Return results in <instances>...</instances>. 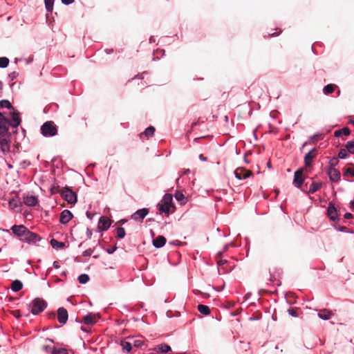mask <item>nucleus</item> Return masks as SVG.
I'll use <instances>...</instances> for the list:
<instances>
[{"instance_id":"a18cd8bd","label":"nucleus","mask_w":354,"mask_h":354,"mask_svg":"<svg viewBox=\"0 0 354 354\" xmlns=\"http://www.w3.org/2000/svg\"><path fill=\"white\" fill-rule=\"evenodd\" d=\"M55 347L51 346L50 345H46L43 346V350L46 352L50 353L53 354L55 351Z\"/></svg>"},{"instance_id":"58836bf2","label":"nucleus","mask_w":354,"mask_h":354,"mask_svg":"<svg viewBox=\"0 0 354 354\" xmlns=\"http://www.w3.org/2000/svg\"><path fill=\"white\" fill-rule=\"evenodd\" d=\"M345 147L350 153H354V141L348 142L346 144Z\"/></svg>"},{"instance_id":"72a5a7b5","label":"nucleus","mask_w":354,"mask_h":354,"mask_svg":"<svg viewBox=\"0 0 354 354\" xmlns=\"http://www.w3.org/2000/svg\"><path fill=\"white\" fill-rule=\"evenodd\" d=\"M0 108H7L8 109H13V106L11 103L6 100L0 101Z\"/></svg>"},{"instance_id":"cd10ccee","label":"nucleus","mask_w":354,"mask_h":354,"mask_svg":"<svg viewBox=\"0 0 354 354\" xmlns=\"http://www.w3.org/2000/svg\"><path fill=\"white\" fill-rule=\"evenodd\" d=\"M120 345L124 351H127V352L131 351L132 346H131V344L128 337H127V339L124 340H122Z\"/></svg>"},{"instance_id":"13d9d810","label":"nucleus","mask_w":354,"mask_h":354,"mask_svg":"<svg viewBox=\"0 0 354 354\" xmlns=\"http://www.w3.org/2000/svg\"><path fill=\"white\" fill-rule=\"evenodd\" d=\"M8 168H10V169H12V167H12V165H10V164H8Z\"/></svg>"},{"instance_id":"603ef678","label":"nucleus","mask_w":354,"mask_h":354,"mask_svg":"<svg viewBox=\"0 0 354 354\" xmlns=\"http://www.w3.org/2000/svg\"><path fill=\"white\" fill-rule=\"evenodd\" d=\"M330 162H333V163L334 164V167H335V165H337L338 164L339 161H338V160H337V158H333L330 161Z\"/></svg>"},{"instance_id":"a211bd4d","label":"nucleus","mask_w":354,"mask_h":354,"mask_svg":"<svg viewBox=\"0 0 354 354\" xmlns=\"http://www.w3.org/2000/svg\"><path fill=\"white\" fill-rule=\"evenodd\" d=\"M98 317L95 315L88 314L83 317L82 321L87 325H93L97 321Z\"/></svg>"},{"instance_id":"6e6d98bb","label":"nucleus","mask_w":354,"mask_h":354,"mask_svg":"<svg viewBox=\"0 0 354 354\" xmlns=\"http://www.w3.org/2000/svg\"><path fill=\"white\" fill-rule=\"evenodd\" d=\"M199 158L202 161H206L207 160V158L204 157L203 154H200Z\"/></svg>"},{"instance_id":"c85d7f7f","label":"nucleus","mask_w":354,"mask_h":354,"mask_svg":"<svg viewBox=\"0 0 354 354\" xmlns=\"http://www.w3.org/2000/svg\"><path fill=\"white\" fill-rule=\"evenodd\" d=\"M50 245L53 248L56 249H63L65 248V243L64 242H59L54 239L50 240Z\"/></svg>"},{"instance_id":"a19ab883","label":"nucleus","mask_w":354,"mask_h":354,"mask_svg":"<svg viewBox=\"0 0 354 354\" xmlns=\"http://www.w3.org/2000/svg\"><path fill=\"white\" fill-rule=\"evenodd\" d=\"M9 64L8 58L6 57H0V68H6Z\"/></svg>"},{"instance_id":"c03bdc74","label":"nucleus","mask_w":354,"mask_h":354,"mask_svg":"<svg viewBox=\"0 0 354 354\" xmlns=\"http://www.w3.org/2000/svg\"><path fill=\"white\" fill-rule=\"evenodd\" d=\"M9 206L12 209H15L18 207V201L15 198H12L9 201Z\"/></svg>"},{"instance_id":"aec40b11","label":"nucleus","mask_w":354,"mask_h":354,"mask_svg":"<svg viewBox=\"0 0 354 354\" xmlns=\"http://www.w3.org/2000/svg\"><path fill=\"white\" fill-rule=\"evenodd\" d=\"M24 203L27 206H35L37 203V198L34 196H26L24 198Z\"/></svg>"},{"instance_id":"79ce46f5","label":"nucleus","mask_w":354,"mask_h":354,"mask_svg":"<svg viewBox=\"0 0 354 354\" xmlns=\"http://www.w3.org/2000/svg\"><path fill=\"white\" fill-rule=\"evenodd\" d=\"M348 150L346 149H341L338 153V158L341 159H344L348 156Z\"/></svg>"},{"instance_id":"7c9ffc66","label":"nucleus","mask_w":354,"mask_h":354,"mask_svg":"<svg viewBox=\"0 0 354 354\" xmlns=\"http://www.w3.org/2000/svg\"><path fill=\"white\" fill-rule=\"evenodd\" d=\"M337 87L336 85L335 84H329L326 86H325L323 88V93L325 94V95H329V94H331L332 93H333V91H335V88Z\"/></svg>"},{"instance_id":"39448f33","label":"nucleus","mask_w":354,"mask_h":354,"mask_svg":"<svg viewBox=\"0 0 354 354\" xmlns=\"http://www.w3.org/2000/svg\"><path fill=\"white\" fill-rule=\"evenodd\" d=\"M327 174L331 181L338 183L340 180V172L338 169L334 167V164L333 162H330V166H329L328 169Z\"/></svg>"},{"instance_id":"9d476101","label":"nucleus","mask_w":354,"mask_h":354,"mask_svg":"<svg viewBox=\"0 0 354 354\" xmlns=\"http://www.w3.org/2000/svg\"><path fill=\"white\" fill-rule=\"evenodd\" d=\"M149 209L148 208H142L137 210L136 212H134L131 216V219L136 221H140L142 222V220L145 218V216L149 214Z\"/></svg>"},{"instance_id":"f3484780","label":"nucleus","mask_w":354,"mask_h":354,"mask_svg":"<svg viewBox=\"0 0 354 354\" xmlns=\"http://www.w3.org/2000/svg\"><path fill=\"white\" fill-rule=\"evenodd\" d=\"M333 315V313L331 310L324 308L319 310L318 313V317L324 320H328Z\"/></svg>"},{"instance_id":"f03ea898","label":"nucleus","mask_w":354,"mask_h":354,"mask_svg":"<svg viewBox=\"0 0 354 354\" xmlns=\"http://www.w3.org/2000/svg\"><path fill=\"white\" fill-rule=\"evenodd\" d=\"M57 127L53 121H47L41 127V133L44 137H52L57 134Z\"/></svg>"},{"instance_id":"ddd939ff","label":"nucleus","mask_w":354,"mask_h":354,"mask_svg":"<svg viewBox=\"0 0 354 354\" xmlns=\"http://www.w3.org/2000/svg\"><path fill=\"white\" fill-rule=\"evenodd\" d=\"M68 312L66 309L63 307L58 308L57 310V319L59 322L62 324H64L66 323L68 320Z\"/></svg>"},{"instance_id":"0eeeda50","label":"nucleus","mask_w":354,"mask_h":354,"mask_svg":"<svg viewBox=\"0 0 354 354\" xmlns=\"http://www.w3.org/2000/svg\"><path fill=\"white\" fill-rule=\"evenodd\" d=\"M9 120L0 112V136H4L8 133Z\"/></svg>"},{"instance_id":"dca6fc26","label":"nucleus","mask_w":354,"mask_h":354,"mask_svg":"<svg viewBox=\"0 0 354 354\" xmlns=\"http://www.w3.org/2000/svg\"><path fill=\"white\" fill-rule=\"evenodd\" d=\"M328 215L332 221H335L337 217V212L332 203H329L328 209Z\"/></svg>"},{"instance_id":"4be33fe9","label":"nucleus","mask_w":354,"mask_h":354,"mask_svg":"<svg viewBox=\"0 0 354 354\" xmlns=\"http://www.w3.org/2000/svg\"><path fill=\"white\" fill-rule=\"evenodd\" d=\"M0 148L3 152H8L10 151V145L6 138H0Z\"/></svg>"},{"instance_id":"49530a36","label":"nucleus","mask_w":354,"mask_h":354,"mask_svg":"<svg viewBox=\"0 0 354 354\" xmlns=\"http://www.w3.org/2000/svg\"><path fill=\"white\" fill-rule=\"evenodd\" d=\"M53 354H68L67 349L66 348H55Z\"/></svg>"},{"instance_id":"bb28decb","label":"nucleus","mask_w":354,"mask_h":354,"mask_svg":"<svg viewBox=\"0 0 354 354\" xmlns=\"http://www.w3.org/2000/svg\"><path fill=\"white\" fill-rule=\"evenodd\" d=\"M351 133V131L348 127H344L341 129L337 130L334 132L335 137H339L342 135L348 136Z\"/></svg>"},{"instance_id":"e433bc0d","label":"nucleus","mask_w":354,"mask_h":354,"mask_svg":"<svg viewBox=\"0 0 354 354\" xmlns=\"http://www.w3.org/2000/svg\"><path fill=\"white\" fill-rule=\"evenodd\" d=\"M45 6L48 12H51L53 9L54 0H44Z\"/></svg>"},{"instance_id":"f8f14e48","label":"nucleus","mask_w":354,"mask_h":354,"mask_svg":"<svg viewBox=\"0 0 354 354\" xmlns=\"http://www.w3.org/2000/svg\"><path fill=\"white\" fill-rule=\"evenodd\" d=\"M13 234L19 237L21 240L26 232L27 227L23 225H13L11 228Z\"/></svg>"},{"instance_id":"ea45409f","label":"nucleus","mask_w":354,"mask_h":354,"mask_svg":"<svg viewBox=\"0 0 354 354\" xmlns=\"http://www.w3.org/2000/svg\"><path fill=\"white\" fill-rule=\"evenodd\" d=\"M343 175L346 176L351 175L354 177V168L346 167L343 169Z\"/></svg>"},{"instance_id":"a878e982","label":"nucleus","mask_w":354,"mask_h":354,"mask_svg":"<svg viewBox=\"0 0 354 354\" xmlns=\"http://www.w3.org/2000/svg\"><path fill=\"white\" fill-rule=\"evenodd\" d=\"M156 129L153 126H149L143 133H140V137L142 138L143 136H146L147 138L152 137Z\"/></svg>"},{"instance_id":"c756f323","label":"nucleus","mask_w":354,"mask_h":354,"mask_svg":"<svg viewBox=\"0 0 354 354\" xmlns=\"http://www.w3.org/2000/svg\"><path fill=\"white\" fill-rule=\"evenodd\" d=\"M22 287L23 284L21 281H20L19 280H15L12 281L11 284V289L15 292L20 290L22 288Z\"/></svg>"},{"instance_id":"37998d69","label":"nucleus","mask_w":354,"mask_h":354,"mask_svg":"<svg viewBox=\"0 0 354 354\" xmlns=\"http://www.w3.org/2000/svg\"><path fill=\"white\" fill-rule=\"evenodd\" d=\"M288 314L292 317H298V308H292L288 310Z\"/></svg>"},{"instance_id":"bf43d9fd","label":"nucleus","mask_w":354,"mask_h":354,"mask_svg":"<svg viewBox=\"0 0 354 354\" xmlns=\"http://www.w3.org/2000/svg\"><path fill=\"white\" fill-rule=\"evenodd\" d=\"M126 221H127L126 220H121V221H120V223H122V224H123V223H124Z\"/></svg>"},{"instance_id":"052dcab7","label":"nucleus","mask_w":354,"mask_h":354,"mask_svg":"<svg viewBox=\"0 0 354 354\" xmlns=\"http://www.w3.org/2000/svg\"><path fill=\"white\" fill-rule=\"evenodd\" d=\"M350 123L354 124V121H351Z\"/></svg>"},{"instance_id":"5fc2aeb1","label":"nucleus","mask_w":354,"mask_h":354,"mask_svg":"<svg viewBox=\"0 0 354 354\" xmlns=\"http://www.w3.org/2000/svg\"><path fill=\"white\" fill-rule=\"evenodd\" d=\"M53 266H54L55 268H59V262L58 261H54L53 262Z\"/></svg>"},{"instance_id":"4c0bfd02","label":"nucleus","mask_w":354,"mask_h":354,"mask_svg":"<svg viewBox=\"0 0 354 354\" xmlns=\"http://www.w3.org/2000/svg\"><path fill=\"white\" fill-rule=\"evenodd\" d=\"M116 233L118 239H122L125 236V230L122 227H119L116 229Z\"/></svg>"},{"instance_id":"2f4dec72","label":"nucleus","mask_w":354,"mask_h":354,"mask_svg":"<svg viewBox=\"0 0 354 354\" xmlns=\"http://www.w3.org/2000/svg\"><path fill=\"white\" fill-rule=\"evenodd\" d=\"M198 310L204 315H208L210 314V309L207 306L203 304H199L198 306Z\"/></svg>"},{"instance_id":"473e14b6","label":"nucleus","mask_w":354,"mask_h":354,"mask_svg":"<svg viewBox=\"0 0 354 354\" xmlns=\"http://www.w3.org/2000/svg\"><path fill=\"white\" fill-rule=\"evenodd\" d=\"M216 262H217V264L218 266H223L224 264H225L227 261V260H223L222 259V252H218L216 255Z\"/></svg>"},{"instance_id":"7ed1b4c3","label":"nucleus","mask_w":354,"mask_h":354,"mask_svg":"<svg viewBox=\"0 0 354 354\" xmlns=\"http://www.w3.org/2000/svg\"><path fill=\"white\" fill-rule=\"evenodd\" d=\"M30 307L33 315H38L46 309L47 302L41 298L37 297L32 301Z\"/></svg>"},{"instance_id":"5701e85b","label":"nucleus","mask_w":354,"mask_h":354,"mask_svg":"<svg viewBox=\"0 0 354 354\" xmlns=\"http://www.w3.org/2000/svg\"><path fill=\"white\" fill-rule=\"evenodd\" d=\"M156 352H160L162 353H166L171 351V347L166 344H161L158 345L153 349Z\"/></svg>"},{"instance_id":"423d86ee","label":"nucleus","mask_w":354,"mask_h":354,"mask_svg":"<svg viewBox=\"0 0 354 354\" xmlns=\"http://www.w3.org/2000/svg\"><path fill=\"white\" fill-rule=\"evenodd\" d=\"M41 238L36 233L30 232L28 228L26 232L21 241H26L29 243L35 244L37 241H40Z\"/></svg>"},{"instance_id":"680f3d73","label":"nucleus","mask_w":354,"mask_h":354,"mask_svg":"<svg viewBox=\"0 0 354 354\" xmlns=\"http://www.w3.org/2000/svg\"><path fill=\"white\" fill-rule=\"evenodd\" d=\"M189 172V169H187L186 171H185V173H188Z\"/></svg>"},{"instance_id":"c9c22d12","label":"nucleus","mask_w":354,"mask_h":354,"mask_svg":"<svg viewBox=\"0 0 354 354\" xmlns=\"http://www.w3.org/2000/svg\"><path fill=\"white\" fill-rule=\"evenodd\" d=\"M78 281L80 283H86L89 281V277L88 274H82L78 277Z\"/></svg>"},{"instance_id":"393cba45","label":"nucleus","mask_w":354,"mask_h":354,"mask_svg":"<svg viewBox=\"0 0 354 354\" xmlns=\"http://www.w3.org/2000/svg\"><path fill=\"white\" fill-rule=\"evenodd\" d=\"M128 339L131 344V346L140 347L143 344V340L140 338H135L133 337H128Z\"/></svg>"},{"instance_id":"b1692460","label":"nucleus","mask_w":354,"mask_h":354,"mask_svg":"<svg viewBox=\"0 0 354 354\" xmlns=\"http://www.w3.org/2000/svg\"><path fill=\"white\" fill-rule=\"evenodd\" d=\"M322 183L321 182L313 181L310 186L308 194H313L318 191L322 187Z\"/></svg>"},{"instance_id":"f704fd0d","label":"nucleus","mask_w":354,"mask_h":354,"mask_svg":"<svg viewBox=\"0 0 354 354\" xmlns=\"http://www.w3.org/2000/svg\"><path fill=\"white\" fill-rule=\"evenodd\" d=\"M175 198L178 201H180L182 204L185 203V198L182 192H176L175 193Z\"/></svg>"},{"instance_id":"864d4df0","label":"nucleus","mask_w":354,"mask_h":354,"mask_svg":"<svg viewBox=\"0 0 354 354\" xmlns=\"http://www.w3.org/2000/svg\"><path fill=\"white\" fill-rule=\"evenodd\" d=\"M352 217H353V215H352V214H351V213H346V214H344V218H345L346 219H350V218H351Z\"/></svg>"},{"instance_id":"412c9836","label":"nucleus","mask_w":354,"mask_h":354,"mask_svg":"<svg viewBox=\"0 0 354 354\" xmlns=\"http://www.w3.org/2000/svg\"><path fill=\"white\" fill-rule=\"evenodd\" d=\"M21 122V119L19 113L13 112L12 114V122H10V125L12 127H17Z\"/></svg>"},{"instance_id":"9b49d317","label":"nucleus","mask_w":354,"mask_h":354,"mask_svg":"<svg viewBox=\"0 0 354 354\" xmlns=\"http://www.w3.org/2000/svg\"><path fill=\"white\" fill-rule=\"evenodd\" d=\"M317 156L316 148L311 149L304 157V163L306 167H310L313 159Z\"/></svg>"},{"instance_id":"4d7b16f0","label":"nucleus","mask_w":354,"mask_h":354,"mask_svg":"<svg viewBox=\"0 0 354 354\" xmlns=\"http://www.w3.org/2000/svg\"><path fill=\"white\" fill-rule=\"evenodd\" d=\"M3 88V83L0 80V91H1Z\"/></svg>"},{"instance_id":"f257e3e1","label":"nucleus","mask_w":354,"mask_h":354,"mask_svg":"<svg viewBox=\"0 0 354 354\" xmlns=\"http://www.w3.org/2000/svg\"><path fill=\"white\" fill-rule=\"evenodd\" d=\"M158 207L160 214H165L168 216L171 212V209L175 208L173 205V197L171 194H166L161 201L158 204Z\"/></svg>"},{"instance_id":"3c124183","label":"nucleus","mask_w":354,"mask_h":354,"mask_svg":"<svg viewBox=\"0 0 354 354\" xmlns=\"http://www.w3.org/2000/svg\"><path fill=\"white\" fill-rule=\"evenodd\" d=\"M116 250V247H114V248H107L106 249V252L109 253V254H112L115 252V250Z\"/></svg>"},{"instance_id":"8fccbe9b","label":"nucleus","mask_w":354,"mask_h":354,"mask_svg":"<svg viewBox=\"0 0 354 354\" xmlns=\"http://www.w3.org/2000/svg\"><path fill=\"white\" fill-rule=\"evenodd\" d=\"M281 30H279V32H272V33H268V37H275V36H278L280 33H281Z\"/></svg>"},{"instance_id":"6e6552de","label":"nucleus","mask_w":354,"mask_h":354,"mask_svg":"<svg viewBox=\"0 0 354 354\" xmlns=\"http://www.w3.org/2000/svg\"><path fill=\"white\" fill-rule=\"evenodd\" d=\"M253 173L252 171L248 170L243 167H238L234 171V175L236 178H237L239 180L248 178Z\"/></svg>"},{"instance_id":"20e7f679","label":"nucleus","mask_w":354,"mask_h":354,"mask_svg":"<svg viewBox=\"0 0 354 354\" xmlns=\"http://www.w3.org/2000/svg\"><path fill=\"white\" fill-rule=\"evenodd\" d=\"M62 197L70 204H75L77 202V194L69 187H66L61 190H58Z\"/></svg>"},{"instance_id":"09e8293b","label":"nucleus","mask_w":354,"mask_h":354,"mask_svg":"<svg viewBox=\"0 0 354 354\" xmlns=\"http://www.w3.org/2000/svg\"><path fill=\"white\" fill-rule=\"evenodd\" d=\"M62 3L69 5L74 2V0H62Z\"/></svg>"},{"instance_id":"1a4fd4ad","label":"nucleus","mask_w":354,"mask_h":354,"mask_svg":"<svg viewBox=\"0 0 354 354\" xmlns=\"http://www.w3.org/2000/svg\"><path fill=\"white\" fill-rule=\"evenodd\" d=\"M303 172H304L303 169H299L295 172L294 179H293V185L297 188H301V187L304 181Z\"/></svg>"},{"instance_id":"de8ad7c7","label":"nucleus","mask_w":354,"mask_h":354,"mask_svg":"<svg viewBox=\"0 0 354 354\" xmlns=\"http://www.w3.org/2000/svg\"><path fill=\"white\" fill-rule=\"evenodd\" d=\"M92 253H93V250L89 248L83 252V256L84 257H89L92 254Z\"/></svg>"},{"instance_id":"4468645a","label":"nucleus","mask_w":354,"mask_h":354,"mask_svg":"<svg viewBox=\"0 0 354 354\" xmlns=\"http://www.w3.org/2000/svg\"><path fill=\"white\" fill-rule=\"evenodd\" d=\"M111 224V221L107 217L102 216L99 221L98 227L102 231H106L109 229Z\"/></svg>"},{"instance_id":"6ab92c4d","label":"nucleus","mask_w":354,"mask_h":354,"mask_svg":"<svg viewBox=\"0 0 354 354\" xmlns=\"http://www.w3.org/2000/svg\"><path fill=\"white\" fill-rule=\"evenodd\" d=\"M166 241L165 237L160 235L153 240V245L155 248H160L165 245Z\"/></svg>"},{"instance_id":"2eb2a0df","label":"nucleus","mask_w":354,"mask_h":354,"mask_svg":"<svg viewBox=\"0 0 354 354\" xmlns=\"http://www.w3.org/2000/svg\"><path fill=\"white\" fill-rule=\"evenodd\" d=\"M72 217V213L69 210L65 209L61 213L59 222L62 224H66L70 221Z\"/></svg>"}]
</instances>
